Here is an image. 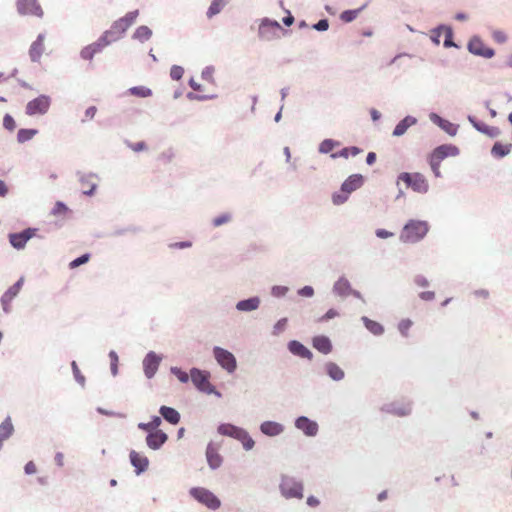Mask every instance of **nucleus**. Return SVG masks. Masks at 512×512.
I'll use <instances>...</instances> for the list:
<instances>
[{
	"instance_id": "obj_49",
	"label": "nucleus",
	"mask_w": 512,
	"mask_h": 512,
	"mask_svg": "<svg viewBox=\"0 0 512 512\" xmlns=\"http://www.w3.org/2000/svg\"><path fill=\"white\" fill-rule=\"evenodd\" d=\"M468 122L480 133L484 134L487 127L489 125L485 124L484 122L479 121L475 116L468 115L467 116Z\"/></svg>"
},
{
	"instance_id": "obj_54",
	"label": "nucleus",
	"mask_w": 512,
	"mask_h": 512,
	"mask_svg": "<svg viewBox=\"0 0 512 512\" xmlns=\"http://www.w3.org/2000/svg\"><path fill=\"white\" fill-rule=\"evenodd\" d=\"M97 53L95 52V50L93 49V47L89 44L85 47H83L80 51V57L83 59V60H89L91 61L94 56L96 55Z\"/></svg>"
},
{
	"instance_id": "obj_48",
	"label": "nucleus",
	"mask_w": 512,
	"mask_h": 512,
	"mask_svg": "<svg viewBox=\"0 0 512 512\" xmlns=\"http://www.w3.org/2000/svg\"><path fill=\"white\" fill-rule=\"evenodd\" d=\"M232 220V215L229 212L222 213L212 220V224L214 227H219L224 224L229 223Z\"/></svg>"
},
{
	"instance_id": "obj_63",
	"label": "nucleus",
	"mask_w": 512,
	"mask_h": 512,
	"mask_svg": "<svg viewBox=\"0 0 512 512\" xmlns=\"http://www.w3.org/2000/svg\"><path fill=\"white\" fill-rule=\"evenodd\" d=\"M429 165L431 167V170L434 174L435 177L437 178H440L442 175H441V172H440V165H441V162L440 161H437L436 159L432 158L429 156Z\"/></svg>"
},
{
	"instance_id": "obj_4",
	"label": "nucleus",
	"mask_w": 512,
	"mask_h": 512,
	"mask_svg": "<svg viewBox=\"0 0 512 512\" xmlns=\"http://www.w3.org/2000/svg\"><path fill=\"white\" fill-rule=\"evenodd\" d=\"M364 184V177L361 174H352L348 176L340 186V190L332 194L334 205L344 204L350 194L359 189Z\"/></svg>"
},
{
	"instance_id": "obj_42",
	"label": "nucleus",
	"mask_w": 512,
	"mask_h": 512,
	"mask_svg": "<svg viewBox=\"0 0 512 512\" xmlns=\"http://www.w3.org/2000/svg\"><path fill=\"white\" fill-rule=\"evenodd\" d=\"M129 94L139 97V98H147L152 95V90L146 86H133L128 89Z\"/></svg>"
},
{
	"instance_id": "obj_61",
	"label": "nucleus",
	"mask_w": 512,
	"mask_h": 512,
	"mask_svg": "<svg viewBox=\"0 0 512 512\" xmlns=\"http://www.w3.org/2000/svg\"><path fill=\"white\" fill-rule=\"evenodd\" d=\"M200 392L207 395H215L218 398L222 397L221 392L217 390L216 387L210 383V381L200 390Z\"/></svg>"
},
{
	"instance_id": "obj_8",
	"label": "nucleus",
	"mask_w": 512,
	"mask_h": 512,
	"mask_svg": "<svg viewBox=\"0 0 512 512\" xmlns=\"http://www.w3.org/2000/svg\"><path fill=\"white\" fill-rule=\"evenodd\" d=\"M398 181L404 182L406 187L417 193H426L429 189V184L421 173L402 172L398 175Z\"/></svg>"
},
{
	"instance_id": "obj_21",
	"label": "nucleus",
	"mask_w": 512,
	"mask_h": 512,
	"mask_svg": "<svg viewBox=\"0 0 512 512\" xmlns=\"http://www.w3.org/2000/svg\"><path fill=\"white\" fill-rule=\"evenodd\" d=\"M129 461L134 467V472L137 476L143 474L149 467V459L135 450L130 451Z\"/></svg>"
},
{
	"instance_id": "obj_64",
	"label": "nucleus",
	"mask_w": 512,
	"mask_h": 512,
	"mask_svg": "<svg viewBox=\"0 0 512 512\" xmlns=\"http://www.w3.org/2000/svg\"><path fill=\"white\" fill-rule=\"evenodd\" d=\"M338 316H339V312L334 308H330L326 311V313L324 315H322L318 319V321L319 322H328L329 320L336 318Z\"/></svg>"
},
{
	"instance_id": "obj_27",
	"label": "nucleus",
	"mask_w": 512,
	"mask_h": 512,
	"mask_svg": "<svg viewBox=\"0 0 512 512\" xmlns=\"http://www.w3.org/2000/svg\"><path fill=\"white\" fill-rule=\"evenodd\" d=\"M325 374L335 382H340L345 378V371L333 361H327L323 365Z\"/></svg>"
},
{
	"instance_id": "obj_18",
	"label": "nucleus",
	"mask_w": 512,
	"mask_h": 512,
	"mask_svg": "<svg viewBox=\"0 0 512 512\" xmlns=\"http://www.w3.org/2000/svg\"><path fill=\"white\" fill-rule=\"evenodd\" d=\"M168 441V435L163 430H154L146 435L145 442L148 448L157 451Z\"/></svg>"
},
{
	"instance_id": "obj_1",
	"label": "nucleus",
	"mask_w": 512,
	"mask_h": 512,
	"mask_svg": "<svg viewBox=\"0 0 512 512\" xmlns=\"http://www.w3.org/2000/svg\"><path fill=\"white\" fill-rule=\"evenodd\" d=\"M258 23L257 37L261 42L277 41L289 34V30L283 28L281 24L272 18L263 17L256 20Z\"/></svg>"
},
{
	"instance_id": "obj_55",
	"label": "nucleus",
	"mask_w": 512,
	"mask_h": 512,
	"mask_svg": "<svg viewBox=\"0 0 512 512\" xmlns=\"http://www.w3.org/2000/svg\"><path fill=\"white\" fill-rule=\"evenodd\" d=\"M412 324H413V322L410 319H402L398 323V330H399L400 334L404 337H407L408 331L411 328Z\"/></svg>"
},
{
	"instance_id": "obj_35",
	"label": "nucleus",
	"mask_w": 512,
	"mask_h": 512,
	"mask_svg": "<svg viewBox=\"0 0 512 512\" xmlns=\"http://www.w3.org/2000/svg\"><path fill=\"white\" fill-rule=\"evenodd\" d=\"M361 321L365 328L375 336H381L385 331L384 326L381 323L374 321L367 316H362Z\"/></svg>"
},
{
	"instance_id": "obj_56",
	"label": "nucleus",
	"mask_w": 512,
	"mask_h": 512,
	"mask_svg": "<svg viewBox=\"0 0 512 512\" xmlns=\"http://www.w3.org/2000/svg\"><path fill=\"white\" fill-rule=\"evenodd\" d=\"M3 127L12 132L16 128V122L12 115L6 113L3 117Z\"/></svg>"
},
{
	"instance_id": "obj_53",
	"label": "nucleus",
	"mask_w": 512,
	"mask_h": 512,
	"mask_svg": "<svg viewBox=\"0 0 512 512\" xmlns=\"http://www.w3.org/2000/svg\"><path fill=\"white\" fill-rule=\"evenodd\" d=\"M289 291L287 286L274 285L271 287V295L276 298L284 297Z\"/></svg>"
},
{
	"instance_id": "obj_33",
	"label": "nucleus",
	"mask_w": 512,
	"mask_h": 512,
	"mask_svg": "<svg viewBox=\"0 0 512 512\" xmlns=\"http://www.w3.org/2000/svg\"><path fill=\"white\" fill-rule=\"evenodd\" d=\"M159 414L171 425H177L181 419L180 413L175 408L166 405L160 406Z\"/></svg>"
},
{
	"instance_id": "obj_52",
	"label": "nucleus",
	"mask_w": 512,
	"mask_h": 512,
	"mask_svg": "<svg viewBox=\"0 0 512 512\" xmlns=\"http://www.w3.org/2000/svg\"><path fill=\"white\" fill-rule=\"evenodd\" d=\"M139 12L138 10H133L128 12L125 16L119 18V21H123L124 24H126V28L128 29L136 20Z\"/></svg>"
},
{
	"instance_id": "obj_36",
	"label": "nucleus",
	"mask_w": 512,
	"mask_h": 512,
	"mask_svg": "<svg viewBox=\"0 0 512 512\" xmlns=\"http://www.w3.org/2000/svg\"><path fill=\"white\" fill-rule=\"evenodd\" d=\"M512 144H503L499 141L495 142L491 148V154L495 158H504L511 151Z\"/></svg>"
},
{
	"instance_id": "obj_37",
	"label": "nucleus",
	"mask_w": 512,
	"mask_h": 512,
	"mask_svg": "<svg viewBox=\"0 0 512 512\" xmlns=\"http://www.w3.org/2000/svg\"><path fill=\"white\" fill-rule=\"evenodd\" d=\"M152 34V30L148 26L141 25L134 31L132 38L134 40H138L141 43H144L152 37Z\"/></svg>"
},
{
	"instance_id": "obj_12",
	"label": "nucleus",
	"mask_w": 512,
	"mask_h": 512,
	"mask_svg": "<svg viewBox=\"0 0 512 512\" xmlns=\"http://www.w3.org/2000/svg\"><path fill=\"white\" fill-rule=\"evenodd\" d=\"M467 50L471 54L483 57L485 59H491L495 55V50L493 48L486 47L484 45V42L478 35H473L469 39L467 44Z\"/></svg>"
},
{
	"instance_id": "obj_60",
	"label": "nucleus",
	"mask_w": 512,
	"mask_h": 512,
	"mask_svg": "<svg viewBox=\"0 0 512 512\" xmlns=\"http://www.w3.org/2000/svg\"><path fill=\"white\" fill-rule=\"evenodd\" d=\"M311 28L318 32H325L329 29V20L327 18H322L318 22L314 23Z\"/></svg>"
},
{
	"instance_id": "obj_13",
	"label": "nucleus",
	"mask_w": 512,
	"mask_h": 512,
	"mask_svg": "<svg viewBox=\"0 0 512 512\" xmlns=\"http://www.w3.org/2000/svg\"><path fill=\"white\" fill-rule=\"evenodd\" d=\"M382 411L398 417H405L412 412V402L406 399L396 400L383 405Z\"/></svg>"
},
{
	"instance_id": "obj_47",
	"label": "nucleus",
	"mask_w": 512,
	"mask_h": 512,
	"mask_svg": "<svg viewBox=\"0 0 512 512\" xmlns=\"http://www.w3.org/2000/svg\"><path fill=\"white\" fill-rule=\"evenodd\" d=\"M287 324H288V318L283 317V318L279 319L273 325L272 335L273 336H279L281 333H283L286 330Z\"/></svg>"
},
{
	"instance_id": "obj_34",
	"label": "nucleus",
	"mask_w": 512,
	"mask_h": 512,
	"mask_svg": "<svg viewBox=\"0 0 512 512\" xmlns=\"http://www.w3.org/2000/svg\"><path fill=\"white\" fill-rule=\"evenodd\" d=\"M14 425L11 417L8 415L0 424V442L8 440L14 433Z\"/></svg>"
},
{
	"instance_id": "obj_59",
	"label": "nucleus",
	"mask_w": 512,
	"mask_h": 512,
	"mask_svg": "<svg viewBox=\"0 0 512 512\" xmlns=\"http://www.w3.org/2000/svg\"><path fill=\"white\" fill-rule=\"evenodd\" d=\"M184 69L179 65H173L170 69V77L174 81H178L183 77Z\"/></svg>"
},
{
	"instance_id": "obj_11",
	"label": "nucleus",
	"mask_w": 512,
	"mask_h": 512,
	"mask_svg": "<svg viewBox=\"0 0 512 512\" xmlns=\"http://www.w3.org/2000/svg\"><path fill=\"white\" fill-rule=\"evenodd\" d=\"M38 229L28 227L20 232L10 233L8 235L10 245L16 250H23L27 242L36 236Z\"/></svg>"
},
{
	"instance_id": "obj_23",
	"label": "nucleus",
	"mask_w": 512,
	"mask_h": 512,
	"mask_svg": "<svg viewBox=\"0 0 512 512\" xmlns=\"http://www.w3.org/2000/svg\"><path fill=\"white\" fill-rule=\"evenodd\" d=\"M259 430L267 437H277L284 432L285 426L279 422L267 420L260 424Z\"/></svg>"
},
{
	"instance_id": "obj_62",
	"label": "nucleus",
	"mask_w": 512,
	"mask_h": 512,
	"mask_svg": "<svg viewBox=\"0 0 512 512\" xmlns=\"http://www.w3.org/2000/svg\"><path fill=\"white\" fill-rule=\"evenodd\" d=\"M126 145L133 150L134 152H142L147 149V144L144 141H139L136 143H132L130 141H125Z\"/></svg>"
},
{
	"instance_id": "obj_7",
	"label": "nucleus",
	"mask_w": 512,
	"mask_h": 512,
	"mask_svg": "<svg viewBox=\"0 0 512 512\" xmlns=\"http://www.w3.org/2000/svg\"><path fill=\"white\" fill-rule=\"evenodd\" d=\"M212 354L218 365L227 373L232 374L237 369V359L232 352L220 346H214Z\"/></svg>"
},
{
	"instance_id": "obj_24",
	"label": "nucleus",
	"mask_w": 512,
	"mask_h": 512,
	"mask_svg": "<svg viewBox=\"0 0 512 512\" xmlns=\"http://www.w3.org/2000/svg\"><path fill=\"white\" fill-rule=\"evenodd\" d=\"M261 304L259 296H251L236 302L235 309L239 312L250 313L256 311Z\"/></svg>"
},
{
	"instance_id": "obj_41",
	"label": "nucleus",
	"mask_w": 512,
	"mask_h": 512,
	"mask_svg": "<svg viewBox=\"0 0 512 512\" xmlns=\"http://www.w3.org/2000/svg\"><path fill=\"white\" fill-rule=\"evenodd\" d=\"M444 33V42L443 46L445 48H459V46L454 42V32L451 26L446 25V28H443Z\"/></svg>"
},
{
	"instance_id": "obj_31",
	"label": "nucleus",
	"mask_w": 512,
	"mask_h": 512,
	"mask_svg": "<svg viewBox=\"0 0 512 512\" xmlns=\"http://www.w3.org/2000/svg\"><path fill=\"white\" fill-rule=\"evenodd\" d=\"M352 291V286L350 281L345 276H340L332 287V292L342 298H345L349 295V292Z\"/></svg>"
},
{
	"instance_id": "obj_30",
	"label": "nucleus",
	"mask_w": 512,
	"mask_h": 512,
	"mask_svg": "<svg viewBox=\"0 0 512 512\" xmlns=\"http://www.w3.org/2000/svg\"><path fill=\"white\" fill-rule=\"evenodd\" d=\"M44 40L45 35L40 33L38 34L36 40L31 44L29 48V57L32 62H39L44 52Z\"/></svg>"
},
{
	"instance_id": "obj_15",
	"label": "nucleus",
	"mask_w": 512,
	"mask_h": 512,
	"mask_svg": "<svg viewBox=\"0 0 512 512\" xmlns=\"http://www.w3.org/2000/svg\"><path fill=\"white\" fill-rule=\"evenodd\" d=\"M23 283H24V279L23 277H21L20 279H18L12 286H10L5 292L4 294L1 296V304H2V308H3V311L5 313H9L11 308H10V303L12 302V300L19 294L22 286H23Z\"/></svg>"
},
{
	"instance_id": "obj_19",
	"label": "nucleus",
	"mask_w": 512,
	"mask_h": 512,
	"mask_svg": "<svg viewBox=\"0 0 512 512\" xmlns=\"http://www.w3.org/2000/svg\"><path fill=\"white\" fill-rule=\"evenodd\" d=\"M430 121L446 132L449 136H455L458 132L459 125L450 122L435 112L429 114Z\"/></svg>"
},
{
	"instance_id": "obj_10",
	"label": "nucleus",
	"mask_w": 512,
	"mask_h": 512,
	"mask_svg": "<svg viewBox=\"0 0 512 512\" xmlns=\"http://www.w3.org/2000/svg\"><path fill=\"white\" fill-rule=\"evenodd\" d=\"M163 360V355L156 353L155 351H149L146 353L142 360V368L144 375L147 379H152Z\"/></svg>"
},
{
	"instance_id": "obj_32",
	"label": "nucleus",
	"mask_w": 512,
	"mask_h": 512,
	"mask_svg": "<svg viewBox=\"0 0 512 512\" xmlns=\"http://www.w3.org/2000/svg\"><path fill=\"white\" fill-rule=\"evenodd\" d=\"M418 122L417 118L411 115L405 116L403 119H401L395 126L392 135L394 137H400L403 136L407 130L413 126L416 125Z\"/></svg>"
},
{
	"instance_id": "obj_6",
	"label": "nucleus",
	"mask_w": 512,
	"mask_h": 512,
	"mask_svg": "<svg viewBox=\"0 0 512 512\" xmlns=\"http://www.w3.org/2000/svg\"><path fill=\"white\" fill-rule=\"evenodd\" d=\"M189 494L197 502L205 505L210 510H217L221 506L220 499L209 489L204 487H192Z\"/></svg>"
},
{
	"instance_id": "obj_14",
	"label": "nucleus",
	"mask_w": 512,
	"mask_h": 512,
	"mask_svg": "<svg viewBox=\"0 0 512 512\" xmlns=\"http://www.w3.org/2000/svg\"><path fill=\"white\" fill-rule=\"evenodd\" d=\"M294 426L307 437H315L319 431V425L315 420L307 416H298L294 420Z\"/></svg>"
},
{
	"instance_id": "obj_38",
	"label": "nucleus",
	"mask_w": 512,
	"mask_h": 512,
	"mask_svg": "<svg viewBox=\"0 0 512 512\" xmlns=\"http://www.w3.org/2000/svg\"><path fill=\"white\" fill-rule=\"evenodd\" d=\"M365 8H366V4L362 5L361 7L357 8V9L344 10L340 14V19L345 23H350V22L354 21L360 14V12H362Z\"/></svg>"
},
{
	"instance_id": "obj_44",
	"label": "nucleus",
	"mask_w": 512,
	"mask_h": 512,
	"mask_svg": "<svg viewBox=\"0 0 512 512\" xmlns=\"http://www.w3.org/2000/svg\"><path fill=\"white\" fill-rule=\"evenodd\" d=\"M170 373L174 375L181 383H188L190 380V374L183 371L180 367L172 366Z\"/></svg>"
},
{
	"instance_id": "obj_17",
	"label": "nucleus",
	"mask_w": 512,
	"mask_h": 512,
	"mask_svg": "<svg viewBox=\"0 0 512 512\" xmlns=\"http://www.w3.org/2000/svg\"><path fill=\"white\" fill-rule=\"evenodd\" d=\"M78 180L83 188L82 193L86 196H93L96 193L98 184L97 182L93 181V179H97L98 176L94 173H81L78 172Z\"/></svg>"
},
{
	"instance_id": "obj_50",
	"label": "nucleus",
	"mask_w": 512,
	"mask_h": 512,
	"mask_svg": "<svg viewBox=\"0 0 512 512\" xmlns=\"http://www.w3.org/2000/svg\"><path fill=\"white\" fill-rule=\"evenodd\" d=\"M443 28H446V24H439L431 30L430 39L435 45L440 44V37L443 34Z\"/></svg>"
},
{
	"instance_id": "obj_25",
	"label": "nucleus",
	"mask_w": 512,
	"mask_h": 512,
	"mask_svg": "<svg viewBox=\"0 0 512 512\" xmlns=\"http://www.w3.org/2000/svg\"><path fill=\"white\" fill-rule=\"evenodd\" d=\"M287 349L294 356H298L307 360H312L313 358V353L311 350L298 340H290L287 343Z\"/></svg>"
},
{
	"instance_id": "obj_26",
	"label": "nucleus",
	"mask_w": 512,
	"mask_h": 512,
	"mask_svg": "<svg viewBox=\"0 0 512 512\" xmlns=\"http://www.w3.org/2000/svg\"><path fill=\"white\" fill-rule=\"evenodd\" d=\"M125 26L126 24H124L123 21L116 20L112 23L108 30L103 32V34L111 43H114L120 40L127 31Z\"/></svg>"
},
{
	"instance_id": "obj_43",
	"label": "nucleus",
	"mask_w": 512,
	"mask_h": 512,
	"mask_svg": "<svg viewBox=\"0 0 512 512\" xmlns=\"http://www.w3.org/2000/svg\"><path fill=\"white\" fill-rule=\"evenodd\" d=\"M112 43L108 40L107 37L102 33L101 36L90 45L93 47L95 52L97 54L101 53L107 46L111 45Z\"/></svg>"
},
{
	"instance_id": "obj_57",
	"label": "nucleus",
	"mask_w": 512,
	"mask_h": 512,
	"mask_svg": "<svg viewBox=\"0 0 512 512\" xmlns=\"http://www.w3.org/2000/svg\"><path fill=\"white\" fill-rule=\"evenodd\" d=\"M68 210H69V208L64 202L57 201L55 203L54 207L52 208L51 214L58 216V215L65 214Z\"/></svg>"
},
{
	"instance_id": "obj_40",
	"label": "nucleus",
	"mask_w": 512,
	"mask_h": 512,
	"mask_svg": "<svg viewBox=\"0 0 512 512\" xmlns=\"http://www.w3.org/2000/svg\"><path fill=\"white\" fill-rule=\"evenodd\" d=\"M340 146V142L334 139H324L318 147V151L321 154H328L333 151L334 148Z\"/></svg>"
},
{
	"instance_id": "obj_16",
	"label": "nucleus",
	"mask_w": 512,
	"mask_h": 512,
	"mask_svg": "<svg viewBox=\"0 0 512 512\" xmlns=\"http://www.w3.org/2000/svg\"><path fill=\"white\" fill-rule=\"evenodd\" d=\"M460 153L459 148L453 144H441L433 149L430 157L442 162L447 157H455Z\"/></svg>"
},
{
	"instance_id": "obj_2",
	"label": "nucleus",
	"mask_w": 512,
	"mask_h": 512,
	"mask_svg": "<svg viewBox=\"0 0 512 512\" xmlns=\"http://www.w3.org/2000/svg\"><path fill=\"white\" fill-rule=\"evenodd\" d=\"M429 229L427 221L410 219L404 224L399 239L402 243H418L427 235Z\"/></svg>"
},
{
	"instance_id": "obj_58",
	"label": "nucleus",
	"mask_w": 512,
	"mask_h": 512,
	"mask_svg": "<svg viewBox=\"0 0 512 512\" xmlns=\"http://www.w3.org/2000/svg\"><path fill=\"white\" fill-rule=\"evenodd\" d=\"M297 294L300 297L311 298L315 294V290L311 285H305L297 290Z\"/></svg>"
},
{
	"instance_id": "obj_45",
	"label": "nucleus",
	"mask_w": 512,
	"mask_h": 512,
	"mask_svg": "<svg viewBox=\"0 0 512 512\" xmlns=\"http://www.w3.org/2000/svg\"><path fill=\"white\" fill-rule=\"evenodd\" d=\"M226 2H211L206 15L208 19L213 18L215 15L219 14L222 9L225 7Z\"/></svg>"
},
{
	"instance_id": "obj_28",
	"label": "nucleus",
	"mask_w": 512,
	"mask_h": 512,
	"mask_svg": "<svg viewBox=\"0 0 512 512\" xmlns=\"http://www.w3.org/2000/svg\"><path fill=\"white\" fill-rule=\"evenodd\" d=\"M206 460L208 463V466L212 470L218 469L223 462L222 456L218 453L217 448L214 446L212 442L208 443L206 447Z\"/></svg>"
},
{
	"instance_id": "obj_5",
	"label": "nucleus",
	"mask_w": 512,
	"mask_h": 512,
	"mask_svg": "<svg viewBox=\"0 0 512 512\" xmlns=\"http://www.w3.org/2000/svg\"><path fill=\"white\" fill-rule=\"evenodd\" d=\"M279 491L285 499H302L304 497L303 481L294 476L284 474L280 479Z\"/></svg>"
},
{
	"instance_id": "obj_20",
	"label": "nucleus",
	"mask_w": 512,
	"mask_h": 512,
	"mask_svg": "<svg viewBox=\"0 0 512 512\" xmlns=\"http://www.w3.org/2000/svg\"><path fill=\"white\" fill-rule=\"evenodd\" d=\"M16 9L21 16H43V9L39 2H16Z\"/></svg>"
},
{
	"instance_id": "obj_22",
	"label": "nucleus",
	"mask_w": 512,
	"mask_h": 512,
	"mask_svg": "<svg viewBox=\"0 0 512 512\" xmlns=\"http://www.w3.org/2000/svg\"><path fill=\"white\" fill-rule=\"evenodd\" d=\"M190 377L193 385L200 392V390L210 381L211 374L207 370L193 367L190 369Z\"/></svg>"
},
{
	"instance_id": "obj_3",
	"label": "nucleus",
	"mask_w": 512,
	"mask_h": 512,
	"mask_svg": "<svg viewBox=\"0 0 512 512\" xmlns=\"http://www.w3.org/2000/svg\"><path fill=\"white\" fill-rule=\"evenodd\" d=\"M217 432L222 436L239 441L245 451H250L255 446V441L248 431L232 423H220L217 427Z\"/></svg>"
},
{
	"instance_id": "obj_46",
	"label": "nucleus",
	"mask_w": 512,
	"mask_h": 512,
	"mask_svg": "<svg viewBox=\"0 0 512 512\" xmlns=\"http://www.w3.org/2000/svg\"><path fill=\"white\" fill-rule=\"evenodd\" d=\"M90 258H91L90 253H84V254L80 255L79 257L70 261L68 266L70 269H76V268L80 267L81 265L88 263Z\"/></svg>"
},
{
	"instance_id": "obj_39",
	"label": "nucleus",
	"mask_w": 512,
	"mask_h": 512,
	"mask_svg": "<svg viewBox=\"0 0 512 512\" xmlns=\"http://www.w3.org/2000/svg\"><path fill=\"white\" fill-rule=\"evenodd\" d=\"M38 134V130L34 128H21L17 132V141L23 144L31 140L35 135Z\"/></svg>"
},
{
	"instance_id": "obj_29",
	"label": "nucleus",
	"mask_w": 512,
	"mask_h": 512,
	"mask_svg": "<svg viewBox=\"0 0 512 512\" xmlns=\"http://www.w3.org/2000/svg\"><path fill=\"white\" fill-rule=\"evenodd\" d=\"M312 346L318 352L327 355L332 352L333 345L330 338L326 335H317L312 338Z\"/></svg>"
},
{
	"instance_id": "obj_51",
	"label": "nucleus",
	"mask_w": 512,
	"mask_h": 512,
	"mask_svg": "<svg viewBox=\"0 0 512 512\" xmlns=\"http://www.w3.org/2000/svg\"><path fill=\"white\" fill-rule=\"evenodd\" d=\"M71 368L73 372V376L75 381L80 384L82 387L85 385V377L82 375L76 361L71 362Z\"/></svg>"
},
{
	"instance_id": "obj_9",
	"label": "nucleus",
	"mask_w": 512,
	"mask_h": 512,
	"mask_svg": "<svg viewBox=\"0 0 512 512\" xmlns=\"http://www.w3.org/2000/svg\"><path fill=\"white\" fill-rule=\"evenodd\" d=\"M51 105V97L41 94L30 100L25 107V113L28 116L44 115L48 112Z\"/></svg>"
}]
</instances>
